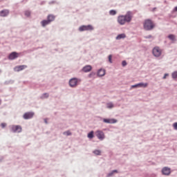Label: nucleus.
I'll return each instance as SVG.
<instances>
[{
	"instance_id": "nucleus-21",
	"label": "nucleus",
	"mask_w": 177,
	"mask_h": 177,
	"mask_svg": "<svg viewBox=\"0 0 177 177\" xmlns=\"http://www.w3.org/2000/svg\"><path fill=\"white\" fill-rule=\"evenodd\" d=\"M109 15H111V16H115V15H117V11L111 10L109 11Z\"/></svg>"
},
{
	"instance_id": "nucleus-30",
	"label": "nucleus",
	"mask_w": 177,
	"mask_h": 177,
	"mask_svg": "<svg viewBox=\"0 0 177 177\" xmlns=\"http://www.w3.org/2000/svg\"><path fill=\"white\" fill-rule=\"evenodd\" d=\"M43 97H49V94L48 93H44L43 95Z\"/></svg>"
},
{
	"instance_id": "nucleus-37",
	"label": "nucleus",
	"mask_w": 177,
	"mask_h": 177,
	"mask_svg": "<svg viewBox=\"0 0 177 177\" xmlns=\"http://www.w3.org/2000/svg\"><path fill=\"white\" fill-rule=\"evenodd\" d=\"M0 73H1V70H0Z\"/></svg>"
},
{
	"instance_id": "nucleus-1",
	"label": "nucleus",
	"mask_w": 177,
	"mask_h": 177,
	"mask_svg": "<svg viewBox=\"0 0 177 177\" xmlns=\"http://www.w3.org/2000/svg\"><path fill=\"white\" fill-rule=\"evenodd\" d=\"M132 17H133V14L132 12L128 11L125 15H120L118 17V23L120 26H124L125 23H131L132 21Z\"/></svg>"
},
{
	"instance_id": "nucleus-32",
	"label": "nucleus",
	"mask_w": 177,
	"mask_h": 177,
	"mask_svg": "<svg viewBox=\"0 0 177 177\" xmlns=\"http://www.w3.org/2000/svg\"><path fill=\"white\" fill-rule=\"evenodd\" d=\"M122 64L123 67H125V66H127V62L123 61V62H122Z\"/></svg>"
},
{
	"instance_id": "nucleus-2",
	"label": "nucleus",
	"mask_w": 177,
	"mask_h": 177,
	"mask_svg": "<svg viewBox=\"0 0 177 177\" xmlns=\"http://www.w3.org/2000/svg\"><path fill=\"white\" fill-rule=\"evenodd\" d=\"M144 28L146 30V31H150L156 27V25L154 24V22L151 21V19H145L144 21Z\"/></svg>"
},
{
	"instance_id": "nucleus-23",
	"label": "nucleus",
	"mask_w": 177,
	"mask_h": 177,
	"mask_svg": "<svg viewBox=\"0 0 177 177\" xmlns=\"http://www.w3.org/2000/svg\"><path fill=\"white\" fill-rule=\"evenodd\" d=\"M171 77H172V78H174V80L177 78V71L172 73Z\"/></svg>"
},
{
	"instance_id": "nucleus-11",
	"label": "nucleus",
	"mask_w": 177,
	"mask_h": 177,
	"mask_svg": "<svg viewBox=\"0 0 177 177\" xmlns=\"http://www.w3.org/2000/svg\"><path fill=\"white\" fill-rule=\"evenodd\" d=\"M27 68V66L26 65H20V66H15L14 70L15 71H22V70H24Z\"/></svg>"
},
{
	"instance_id": "nucleus-34",
	"label": "nucleus",
	"mask_w": 177,
	"mask_h": 177,
	"mask_svg": "<svg viewBox=\"0 0 177 177\" xmlns=\"http://www.w3.org/2000/svg\"><path fill=\"white\" fill-rule=\"evenodd\" d=\"M167 77H168V74H165L164 77H163V79L165 80V78H167Z\"/></svg>"
},
{
	"instance_id": "nucleus-24",
	"label": "nucleus",
	"mask_w": 177,
	"mask_h": 177,
	"mask_svg": "<svg viewBox=\"0 0 177 177\" xmlns=\"http://www.w3.org/2000/svg\"><path fill=\"white\" fill-rule=\"evenodd\" d=\"M118 171H117V170H113L111 173H109L108 175H107V176L108 177H110V176H113V175L114 174H117Z\"/></svg>"
},
{
	"instance_id": "nucleus-13",
	"label": "nucleus",
	"mask_w": 177,
	"mask_h": 177,
	"mask_svg": "<svg viewBox=\"0 0 177 177\" xmlns=\"http://www.w3.org/2000/svg\"><path fill=\"white\" fill-rule=\"evenodd\" d=\"M103 121L106 124H115L117 122V120L115 119H104Z\"/></svg>"
},
{
	"instance_id": "nucleus-22",
	"label": "nucleus",
	"mask_w": 177,
	"mask_h": 177,
	"mask_svg": "<svg viewBox=\"0 0 177 177\" xmlns=\"http://www.w3.org/2000/svg\"><path fill=\"white\" fill-rule=\"evenodd\" d=\"M168 38L170 39L171 41H176V39H175V35H169L168 36Z\"/></svg>"
},
{
	"instance_id": "nucleus-17",
	"label": "nucleus",
	"mask_w": 177,
	"mask_h": 177,
	"mask_svg": "<svg viewBox=\"0 0 177 177\" xmlns=\"http://www.w3.org/2000/svg\"><path fill=\"white\" fill-rule=\"evenodd\" d=\"M106 74V71L104 69H100L97 72L99 77H103Z\"/></svg>"
},
{
	"instance_id": "nucleus-27",
	"label": "nucleus",
	"mask_w": 177,
	"mask_h": 177,
	"mask_svg": "<svg viewBox=\"0 0 177 177\" xmlns=\"http://www.w3.org/2000/svg\"><path fill=\"white\" fill-rule=\"evenodd\" d=\"M113 107H114V105L113 104V103H108L107 104V108L108 109H113Z\"/></svg>"
},
{
	"instance_id": "nucleus-5",
	"label": "nucleus",
	"mask_w": 177,
	"mask_h": 177,
	"mask_svg": "<svg viewBox=\"0 0 177 177\" xmlns=\"http://www.w3.org/2000/svg\"><path fill=\"white\" fill-rule=\"evenodd\" d=\"M93 30V26L91 25L82 26L79 28L80 31H92Z\"/></svg>"
},
{
	"instance_id": "nucleus-14",
	"label": "nucleus",
	"mask_w": 177,
	"mask_h": 177,
	"mask_svg": "<svg viewBox=\"0 0 177 177\" xmlns=\"http://www.w3.org/2000/svg\"><path fill=\"white\" fill-rule=\"evenodd\" d=\"M9 15V10H3L0 12V16L1 17H6Z\"/></svg>"
},
{
	"instance_id": "nucleus-6",
	"label": "nucleus",
	"mask_w": 177,
	"mask_h": 177,
	"mask_svg": "<svg viewBox=\"0 0 177 177\" xmlns=\"http://www.w3.org/2000/svg\"><path fill=\"white\" fill-rule=\"evenodd\" d=\"M77 84H78V80L77 78H73L69 81V85L72 88L77 86Z\"/></svg>"
},
{
	"instance_id": "nucleus-20",
	"label": "nucleus",
	"mask_w": 177,
	"mask_h": 177,
	"mask_svg": "<svg viewBox=\"0 0 177 177\" xmlns=\"http://www.w3.org/2000/svg\"><path fill=\"white\" fill-rule=\"evenodd\" d=\"M24 15H25V16H26V17H30V16H31V11L26 10L24 12Z\"/></svg>"
},
{
	"instance_id": "nucleus-10",
	"label": "nucleus",
	"mask_w": 177,
	"mask_h": 177,
	"mask_svg": "<svg viewBox=\"0 0 177 177\" xmlns=\"http://www.w3.org/2000/svg\"><path fill=\"white\" fill-rule=\"evenodd\" d=\"M32 117H34V113L32 112H28L24 115V120H30V118H32Z\"/></svg>"
},
{
	"instance_id": "nucleus-31",
	"label": "nucleus",
	"mask_w": 177,
	"mask_h": 177,
	"mask_svg": "<svg viewBox=\"0 0 177 177\" xmlns=\"http://www.w3.org/2000/svg\"><path fill=\"white\" fill-rule=\"evenodd\" d=\"M1 127L2 128H5V127H6V123H1Z\"/></svg>"
},
{
	"instance_id": "nucleus-25",
	"label": "nucleus",
	"mask_w": 177,
	"mask_h": 177,
	"mask_svg": "<svg viewBox=\"0 0 177 177\" xmlns=\"http://www.w3.org/2000/svg\"><path fill=\"white\" fill-rule=\"evenodd\" d=\"M88 138L89 139L93 138V131H91L90 133H88Z\"/></svg>"
},
{
	"instance_id": "nucleus-3",
	"label": "nucleus",
	"mask_w": 177,
	"mask_h": 177,
	"mask_svg": "<svg viewBox=\"0 0 177 177\" xmlns=\"http://www.w3.org/2000/svg\"><path fill=\"white\" fill-rule=\"evenodd\" d=\"M153 55L155 57H160L161 56V53H162V50L159 47H155L153 49Z\"/></svg>"
},
{
	"instance_id": "nucleus-29",
	"label": "nucleus",
	"mask_w": 177,
	"mask_h": 177,
	"mask_svg": "<svg viewBox=\"0 0 177 177\" xmlns=\"http://www.w3.org/2000/svg\"><path fill=\"white\" fill-rule=\"evenodd\" d=\"M113 56L111 55H109V63H113V62L111 61Z\"/></svg>"
},
{
	"instance_id": "nucleus-19",
	"label": "nucleus",
	"mask_w": 177,
	"mask_h": 177,
	"mask_svg": "<svg viewBox=\"0 0 177 177\" xmlns=\"http://www.w3.org/2000/svg\"><path fill=\"white\" fill-rule=\"evenodd\" d=\"M127 37V35H125V34L122 33V34H120L116 37V39H124V38H125Z\"/></svg>"
},
{
	"instance_id": "nucleus-28",
	"label": "nucleus",
	"mask_w": 177,
	"mask_h": 177,
	"mask_svg": "<svg viewBox=\"0 0 177 177\" xmlns=\"http://www.w3.org/2000/svg\"><path fill=\"white\" fill-rule=\"evenodd\" d=\"M64 135H66V136H70L71 135V132L70 131L64 132Z\"/></svg>"
},
{
	"instance_id": "nucleus-15",
	"label": "nucleus",
	"mask_w": 177,
	"mask_h": 177,
	"mask_svg": "<svg viewBox=\"0 0 177 177\" xmlns=\"http://www.w3.org/2000/svg\"><path fill=\"white\" fill-rule=\"evenodd\" d=\"M91 70H92V66L90 65H86L82 68V71L84 73H89V71H91Z\"/></svg>"
},
{
	"instance_id": "nucleus-9",
	"label": "nucleus",
	"mask_w": 177,
	"mask_h": 177,
	"mask_svg": "<svg viewBox=\"0 0 177 177\" xmlns=\"http://www.w3.org/2000/svg\"><path fill=\"white\" fill-rule=\"evenodd\" d=\"M96 136L100 139V140H103V139H104V133L102 131H97Z\"/></svg>"
},
{
	"instance_id": "nucleus-4",
	"label": "nucleus",
	"mask_w": 177,
	"mask_h": 177,
	"mask_svg": "<svg viewBox=\"0 0 177 177\" xmlns=\"http://www.w3.org/2000/svg\"><path fill=\"white\" fill-rule=\"evenodd\" d=\"M11 131H12V132H14L16 133H20V132H21V131H22L21 126L13 125L11 127Z\"/></svg>"
},
{
	"instance_id": "nucleus-12",
	"label": "nucleus",
	"mask_w": 177,
	"mask_h": 177,
	"mask_svg": "<svg viewBox=\"0 0 177 177\" xmlns=\"http://www.w3.org/2000/svg\"><path fill=\"white\" fill-rule=\"evenodd\" d=\"M162 174L163 175H169L171 174V169L168 168V167H164L162 169Z\"/></svg>"
},
{
	"instance_id": "nucleus-33",
	"label": "nucleus",
	"mask_w": 177,
	"mask_h": 177,
	"mask_svg": "<svg viewBox=\"0 0 177 177\" xmlns=\"http://www.w3.org/2000/svg\"><path fill=\"white\" fill-rule=\"evenodd\" d=\"M173 127H174V129H177V122L174 123L173 124Z\"/></svg>"
},
{
	"instance_id": "nucleus-26",
	"label": "nucleus",
	"mask_w": 177,
	"mask_h": 177,
	"mask_svg": "<svg viewBox=\"0 0 177 177\" xmlns=\"http://www.w3.org/2000/svg\"><path fill=\"white\" fill-rule=\"evenodd\" d=\"M93 153L94 154H95V156H100L102 152L100 151V150H95Z\"/></svg>"
},
{
	"instance_id": "nucleus-7",
	"label": "nucleus",
	"mask_w": 177,
	"mask_h": 177,
	"mask_svg": "<svg viewBox=\"0 0 177 177\" xmlns=\"http://www.w3.org/2000/svg\"><path fill=\"white\" fill-rule=\"evenodd\" d=\"M18 57H19V53L16 52H12L8 56V59L10 60H15V59H17Z\"/></svg>"
},
{
	"instance_id": "nucleus-8",
	"label": "nucleus",
	"mask_w": 177,
	"mask_h": 177,
	"mask_svg": "<svg viewBox=\"0 0 177 177\" xmlns=\"http://www.w3.org/2000/svg\"><path fill=\"white\" fill-rule=\"evenodd\" d=\"M148 85H149V84H147V83H139V84L133 85L131 87L132 88H138V87H140V88H147Z\"/></svg>"
},
{
	"instance_id": "nucleus-36",
	"label": "nucleus",
	"mask_w": 177,
	"mask_h": 177,
	"mask_svg": "<svg viewBox=\"0 0 177 177\" xmlns=\"http://www.w3.org/2000/svg\"><path fill=\"white\" fill-rule=\"evenodd\" d=\"M1 100H0V104H1Z\"/></svg>"
},
{
	"instance_id": "nucleus-18",
	"label": "nucleus",
	"mask_w": 177,
	"mask_h": 177,
	"mask_svg": "<svg viewBox=\"0 0 177 177\" xmlns=\"http://www.w3.org/2000/svg\"><path fill=\"white\" fill-rule=\"evenodd\" d=\"M41 24L42 27H46V26H48V24H50V22L47 19V20H43L41 21Z\"/></svg>"
},
{
	"instance_id": "nucleus-35",
	"label": "nucleus",
	"mask_w": 177,
	"mask_h": 177,
	"mask_svg": "<svg viewBox=\"0 0 177 177\" xmlns=\"http://www.w3.org/2000/svg\"><path fill=\"white\" fill-rule=\"evenodd\" d=\"M174 12H177V6L174 8Z\"/></svg>"
},
{
	"instance_id": "nucleus-16",
	"label": "nucleus",
	"mask_w": 177,
	"mask_h": 177,
	"mask_svg": "<svg viewBox=\"0 0 177 177\" xmlns=\"http://www.w3.org/2000/svg\"><path fill=\"white\" fill-rule=\"evenodd\" d=\"M55 19V15H48L47 17V20L50 22V23H52V21H53Z\"/></svg>"
}]
</instances>
